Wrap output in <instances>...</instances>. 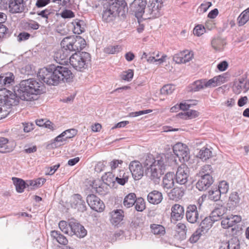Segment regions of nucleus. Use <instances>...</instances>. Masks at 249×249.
<instances>
[{
    "label": "nucleus",
    "instance_id": "nucleus-62",
    "mask_svg": "<svg viewBox=\"0 0 249 249\" xmlns=\"http://www.w3.org/2000/svg\"><path fill=\"white\" fill-rule=\"evenodd\" d=\"M70 227L65 221H61L59 223V228L65 233H68V228Z\"/></svg>",
    "mask_w": 249,
    "mask_h": 249
},
{
    "label": "nucleus",
    "instance_id": "nucleus-58",
    "mask_svg": "<svg viewBox=\"0 0 249 249\" xmlns=\"http://www.w3.org/2000/svg\"><path fill=\"white\" fill-rule=\"evenodd\" d=\"M37 15L41 16V17L46 19V22L48 23V16L51 14V12L50 9H46L41 11H37L36 12Z\"/></svg>",
    "mask_w": 249,
    "mask_h": 249
},
{
    "label": "nucleus",
    "instance_id": "nucleus-29",
    "mask_svg": "<svg viewBox=\"0 0 249 249\" xmlns=\"http://www.w3.org/2000/svg\"><path fill=\"white\" fill-rule=\"evenodd\" d=\"M136 199V195L132 193H129L124 197L123 201V205L127 208H130L135 204Z\"/></svg>",
    "mask_w": 249,
    "mask_h": 249
},
{
    "label": "nucleus",
    "instance_id": "nucleus-18",
    "mask_svg": "<svg viewBox=\"0 0 249 249\" xmlns=\"http://www.w3.org/2000/svg\"><path fill=\"white\" fill-rule=\"evenodd\" d=\"M200 177V178L196 184V187L199 191L206 190L213 184V178L211 176Z\"/></svg>",
    "mask_w": 249,
    "mask_h": 249
},
{
    "label": "nucleus",
    "instance_id": "nucleus-45",
    "mask_svg": "<svg viewBox=\"0 0 249 249\" xmlns=\"http://www.w3.org/2000/svg\"><path fill=\"white\" fill-rule=\"evenodd\" d=\"M175 89V86L174 85L168 84L164 86L160 89V93L163 95L171 94Z\"/></svg>",
    "mask_w": 249,
    "mask_h": 249
},
{
    "label": "nucleus",
    "instance_id": "nucleus-40",
    "mask_svg": "<svg viewBox=\"0 0 249 249\" xmlns=\"http://www.w3.org/2000/svg\"><path fill=\"white\" fill-rule=\"evenodd\" d=\"M178 115L183 119H187V118H194L198 116V113L196 110L188 109L187 111L184 113H179Z\"/></svg>",
    "mask_w": 249,
    "mask_h": 249
},
{
    "label": "nucleus",
    "instance_id": "nucleus-14",
    "mask_svg": "<svg viewBox=\"0 0 249 249\" xmlns=\"http://www.w3.org/2000/svg\"><path fill=\"white\" fill-rule=\"evenodd\" d=\"M129 168L135 180H139L143 176V168L139 161L137 160L131 161L129 164Z\"/></svg>",
    "mask_w": 249,
    "mask_h": 249
},
{
    "label": "nucleus",
    "instance_id": "nucleus-25",
    "mask_svg": "<svg viewBox=\"0 0 249 249\" xmlns=\"http://www.w3.org/2000/svg\"><path fill=\"white\" fill-rule=\"evenodd\" d=\"M214 222V219H213L211 216L206 217L200 223L199 229L203 232V233H205L212 227Z\"/></svg>",
    "mask_w": 249,
    "mask_h": 249
},
{
    "label": "nucleus",
    "instance_id": "nucleus-13",
    "mask_svg": "<svg viewBox=\"0 0 249 249\" xmlns=\"http://www.w3.org/2000/svg\"><path fill=\"white\" fill-rule=\"evenodd\" d=\"M87 202L91 209L95 211L101 212L105 208L103 202L94 195H88L87 197Z\"/></svg>",
    "mask_w": 249,
    "mask_h": 249
},
{
    "label": "nucleus",
    "instance_id": "nucleus-61",
    "mask_svg": "<svg viewBox=\"0 0 249 249\" xmlns=\"http://www.w3.org/2000/svg\"><path fill=\"white\" fill-rule=\"evenodd\" d=\"M74 16V13L70 10H65L61 13V16L64 18H72Z\"/></svg>",
    "mask_w": 249,
    "mask_h": 249
},
{
    "label": "nucleus",
    "instance_id": "nucleus-64",
    "mask_svg": "<svg viewBox=\"0 0 249 249\" xmlns=\"http://www.w3.org/2000/svg\"><path fill=\"white\" fill-rule=\"evenodd\" d=\"M26 24L27 27L28 28L33 30H37L40 26L39 24L37 22L34 20H31L30 22H27Z\"/></svg>",
    "mask_w": 249,
    "mask_h": 249
},
{
    "label": "nucleus",
    "instance_id": "nucleus-47",
    "mask_svg": "<svg viewBox=\"0 0 249 249\" xmlns=\"http://www.w3.org/2000/svg\"><path fill=\"white\" fill-rule=\"evenodd\" d=\"M205 88V79H203L194 82L193 90L195 91H197Z\"/></svg>",
    "mask_w": 249,
    "mask_h": 249
},
{
    "label": "nucleus",
    "instance_id": "nucleus-34",
    "mask_svg": "<svg viewBox=\"0 0 249 249\" xmlns=\"http://www.w3.org/2000/svg\"><path fill=\"white\" fill-rule=\"evenodd\" d=\"M213 153L210 149L203 147L198 153V157L202 160L205 161L212 157Z\"/></svg>",
    "mask_w": 249,
    "mask_h": 249
},
{
    "label": "nucleus",
    "instance_id": "nucleus-54",
    "mask_svg": "<svg viewBox=\"0 0 249 249\" xmlns=\"http://www.w3.org/2000/svg\"><path fill=\"white\" fill-rule=\"evenodd\" d=\"M77 132V130L75 129H70L66 130L63 132L64 135V137H65L67 140L68 139H70L74 137L76 135Z\"/></svg>",
    "mask_w": 249,
    "mask_h": 249
},
{
    "label": "nucleus",
    "instance_id": "nucleus-44",
    "mask_svg": "<svg viewBox=\"0 0 249 249\" xmlns=\"http://www.w3.org/2000/svg\"><path fill=\"white\" fill-rule=\"evenodd\" d=\"M8 140L7 139L3 137H0V152L6 153L10 151L8 148L7 143Z\"/></svg>",
    "mask_w": 249,
    "mask_h": 249
},
{
    "label": "nucleus",
    "instance_id": "nucleus-12",
    "mask_svg": "<svg viewBox=\"0 0 249 249\" xmlns=\"http://www.w3.org/2000/svg\"><path fill=\"white\" fill-rule=\"evenodd\" d=\"M69 226L71 229V235H75L78 237L83 238L87 234V230L84 226L74 219H71L69 221Z\"/></svg>",
    "mask_w": 249,
    "mask_h": 249
},
{
    "label": "nucleus",
    "instance_id": "nucleus-55",
    "mask_svg": "<svg viewBox=\"0 0 249 249\" xmlns=\"http://www.w3.org/2000/svg\"><path fill=\"white\" fill-rule=\"evenodd\" d=\"M221 225L223 228L227 229L229 227H232L234 225L232 222V220L230 217L223 219L221 221Z\"/></svg>",
    "mask_w": 249,
    "mask_h": 249
},
{
    "label": "nucleus",
    "instance_id": "nucleus-38",
    "mask_svg": "<svg viewBox=\"0 0 249 249\" xmlns=\"http://www.w3.org/2000/svg\"><path fill=\"white\" fill-rule=\"evenodd\" d=\"M72 24L74 26L73 32L74 33L79 35L84 31L83 21L76 19L72 22Z\"/></svg>",
    "mask_w": 249,
    "mask_h": 249
},
{
    "label": "nucleus",
    "instance_id": "nucleus-39",
    "mask_svg": "<svg viewBox=\"0 0 249 249\" xmlns=\"http://www.w3.org/2000/svg\"><path fill=\"white\" fill-rule=\"evenodd\" d=\"M212 172V168L211 165L206 164L203 166L199 172L197 174L198 176H211L210 173Z\"/></svg>",
    "mask_w": 249,
    "mask_h": 249
},
{
    "label": "nucleus",
    "instance_id": "nucleus-8",
    "mask_svg": "<svg viewBox=\"0 0 249 249\" xmlns=\"http://www.w3.org/2000/svg\"><path fill=\"white\" fill-rule=\"evenodd\" d=\"M19 99L16 89L14 93L5 88L0 89V104L7 107L10 108L12 106L17 105Z\"/></svg>",
    "mask_w": 249,
    "mask_h": 249
},
{
    "label": "nucleus",
    "instance_id": "nucleus-51",
    "mask_svg": "<svg viewBox=\"0 0 249 249\" xmlns=\"http://www.w3.org/2000/svg\"><path fill=\"white\" fill-rule=\"evenodd\" d=\"M134 72L133 70L131 69L128 70L126 71H124L121 75V78L125 81H130L133 77Z\"/></svg>",
    "mask_w": 249,
    "mask_h": 249
},
{
    "label": "nucleus",
    "instance_id": "nucleus-17",
    "mask_svg": "<svg viewBox=\"0 0 249 249\" xmlns=\"http://www.w3.org/2000/svg\"><path fill=\"white\" fill-rule=\"evenodd\" d=\"M199 215L197 207L195 205H190L186 209V218L190 223L194 224L199 220Z\"/></svg>",
    "mask_w": 249,
    "mask_h": 249
},
{
    "label": "nucleus",
    "instance_id": "nucleus-28",
    "mask_svg": "<svg viewBox=\"0 0 249 249\" xmlns=\"http://www.w3.org/2000/svg\"><path fill=\"white\" fill-rule=\"evenodd\" d=\"M211 44L213 48L215 50L221 51L223 50L224 46L226 44V42L225 39L220 37H217L213 38L212 40Z\"/></svg>",
    "mask_w": 249,
    "mask_h": 249
},
{
    "label": "nucleus",
    "instance_id": "nucleus-30",
    "mask_svg": "<svg viewBox=\"0 0 249 249\" xmlns=\"http://www.w3.org/2000/svg\"><path fill=\"white\" fill-rule=\"evenodd\" d=\"M103 181L108 186H113V184L116 181V178L111 172H107L102 177Z\"/></svg>",
    "mask_w": 249,
    "mask_h": 249
},
{
    "label": "nucleus",
    "instance_id": "nucleus-48",
    "mask_svg": "<svg viewBox=\"0 0 249 249\" xmlns=\"http://www.w3.org/2000/svg\"><path fill=\"white\" fill-rule=\"evenodd\" d=\"M121 50V46H109L104 49V52L106 53L114 54L119 52Z\"/></svg>",
    "mask_w": 249,
    "mask_h": 249
},
{
    "label": "nucleus",
    "instance_id": "nucleus-7",
    "mask_svg": "<svg viewBox=\"0 0 249 249\" xmlns=\"http://www.w3.org/2000/svg\"><path fill=\"white\" fill-rule=\"evenodd\" d=\"M57 71L54 65L40 69L38 71L37 76L39 79L48 85L56 86L59 84Z\"/></svg>",
    "mask_w": 249,
    "mask_h": 249
},
{
    "label": "nucleus",
    "instance_id": "nucleus-23",
    "mask_svg": "<svg viewBox=\"0 0 249 249\" xmlns=\"http://www.w3.org/2000/svg\"><path fill=\"white\" fill-rule=\"evenodd\" d=\"M175 175L172 172H168L164 176L162 179V187L165 189L172 188L174 184Z\"/></svg>",
    "mask_w": 249,
    "mask_h": 249
},
{
    "label": "nucleus",
    "instance_id": "nucleus-50",
    "mask_svg": "<svg viewBox=\"0 0 249 249\" xmlns=\"http://www.w3.org/2000/svg\"><path fill=\"white\" fill-rule=\"evenodd\" d=\"M229 249H240V243L236 237L231 238L228 242Z\"/></svg>",
    "mask_w": 249,
    "mask_h": 249
},
{
    "label": "nucleus",
    "instance_id": "nucleus-22",
    "mask_svg": "<svg viewBox=\"0 0 249 249\" xmlns=\"http://www.w3.org/2000/svg\"><path fill=\"white\" fill-rule=\"evenodd\" d=\"M15 76L12 72H7L0 75V86L9 87L14 83Z\"/></svg>",
    "mask_w": 249,
    "mask_h": 249
},
{
    "label": "nucleus",
    "instance_id": "nucleus-63",
    "mask_svg": "<svg viewBox=\"0 0 249 249\" xmlns=\"http://www.w3.org/2000/svg\"><path fill=\"white\" fill-rule=\"evenodd\" d=\"M30 36L31 35L28 33L22 32L18 36V40L19 42L25 41L29 39Z\"/></svg>",
    "mask_w": 249,
    "mask_h": 249
},
{
    "label": "nucleus",
    "instance_id": "nucleus-9",
    "mask_svg": "<svg viewBox=\"0 0 249 249\" xmlns=\"http://www.w3.org/2000/svg\"><path fill=\"white\" fill-rule=\"evenodd\" d=\"M55 69L57 71L59 84L62 82H70L72 80L73 75L69 68L62 66L55 65Z\"/></svg>",
    "mask_w": 249,
    "mask_h": 249
},
{
    "label": "nucleus",
    "instance_id": "nucleus-10",
    "mask_svg": "<svg viewBox=\"0 0 249 249\" xmlns=\"http://www.w3.org/2000/svg\"><path fill=\"white\" fill-rule=\"evenodd\" d=\"M146 5V0H134L131 2L130 8L131 10L135 13L136 17L139 19L142 18L144 13Z\"/></svg>",
    "mask_w": 249,
    "mask_h": 249
},
{
    "label": "nucleus",
    "instance_id": "nucleus-49",
    "mask_svg": "<svg viewBox=\"0 0 249 249\" xmlns=\"http://www.w3.org/2000/svg\"><path fill=\"white\" fill-rule=\"evenodd\" d=\"M203 232L199 229H197L195 232L191 235L189 241L192 243H196L203 234Z\"/></svg>",
    "mask_w": 249,
    "mask_h": 249
},
{
    "label": "nucleus",
    "instance_id": "nucleus-24",
    "mask_svg": "<svg viewBox=\"0 0 249 249\" xmlns=\"http://www.w3.org/2000/svg\"><path fill=\"white\" fill-rule=\"evenodd\" d=\"M184 189L180 187H175L168 193L170 199L178 201L184 195Z\"/></svg>",
    "mask_w": 249,
    "mask_h": 249
},
{
    "label": "nucleus",
    "instance_id": "nucleus-36",
    "mask_svg": "<svg viewBox=\"0 0 249 249\" xmlns=\"http://www.w3.org/2000/svg\"><path fill=\"white\" fill-rule=\"evenodd\" d=\"M176 229L178 233L180 234V240H182L186 239L187 229L185 224L182 223H178L176 226Z\"/></svg>",
    "mask_w": 249,
    "mask_h": 249
},
{
    "label": "nucleus",
    "instance_id": "nucleus-42",
    "mask_svg": "<svg viewBox=\"0 0 249 249\" xmlns=\"http://www.w3.org/2000/svg\"><path fill=\"white\" fill-rule=\"evenodd\" d=\"M249 20V13L245 10L241 13L237 18L238 25L240 26L244 25Z\"/></svg>",
    "mask_w": 249,
    "mask_h": 249
},
{
    "label": "nucleus",
    "instance_id": "nucleus-4",
    "mask_svg": "<svg viewBox=\"0 0 249 249\" xmlns=\"http://www.w3.org/2000/svg\"><path fill=\"white\" fill-rule=\"evenodd\" d=\"M104 4V10L102 15L103 19L107 22L111 21L114 18L120 13L123 16L124 14V6L125 3H124L120 6L119 3L114 0L107 1Z\"/></svg>",
    "mask_w": 249,
    "mask_h": 249
},
{
    "label": "nucleus",
    "instance_id": "nucleus-11",
    "mask_svg": "<svg viewBox=\"0 0 249 249\" xmlns=\"http://www.w3.org/2000/svg\"><path fill=\"white\" fill-rule=\"evenodd\" d=\"M189 174V168L186 165L181 164L178 168L176 175H175L177 182L180 184H185L188 181Z\"/></svg>",
    "mask_w": 249,
    "mask_h": 249
},
{
    "label": "nucleus",
    "instance_id": "nucleus-26",
    "mask_svg": "<svg viewBox=\"0 0 249 249\" xmlns=\"http://www.w3.org/2000/svg\"><path fill=\"white\" fill-rule=\"evenodd\" d=\"M111 216L110 221L111 223L117 225L123 220L124 217V211L121 209L113 211L111 213Z\"/></svg>",
    "mask_w": 249,
    "mask_h": 249
},
{
    "label": "nucleus",
    "instance_id": "nucleus-60",
    "mask_svg": "<svg viewBox=\"0 0 249 249\" xmlns=\"http://www.w3.org/2000/svg\"><path fill=\"white\" fill-rule=\"evenodd\" d=\"M205 79V84L206 88H213L217 86L216 83V79H215V77H213L212 79H210L208 81L207 79Z\"/></svg>",
    "mask_w": 249,
    "mask_h": 249
},
{
    "label": "nucleus",
    "instance_id": "nucleus-41",
    "mask_svg": "<svg viewBox=\"0 0 249 249\" xmlns=\"http://www.w3.org/2000/svg\"><path fill=\"white\" fill-rule=\"evenodd\" d=\"M222 194L216 187L209 192V197L210 199L216 201L220 199Z\"/></svg>",
    "mask_w": 249,
    "mask_h": 249
},
{
    "label": "nucleus",
    "instance_id": "nucleus-56",
    "mask_svg": "<svg viewBox=\"0 0 249 249\" xmlns=\"http://www.w3.org/2000/svg\"><path fill=\"white\" fill-rule=\"evenodd\" d=\"M205 31L204 26L201 25H197L194 29L193 33L195 35L199 36L204 34Z\"/></svg>",
    "mask_w": 249,
    "mask_h": 249
},
{
    "label": "nucleus",
    "instance_id": "nucleus-59",
    "mask_svg": "<svg viewBox=\"0 0 249 249\" xmlns=\"http://www.w3.org/2000/svg\"><path fill=\"white\" fill-rule=\"evenodd\" d=\"M166 56L162 55L161 58L157 59L154 56H149L147 59V61L149 63H155L157 62V64H161L165 61V58Z\"/></svg>",
    "mask_w": 249,
    "mask_h": 249
},
{
    "label": "nucleus",
    "instance_id": "nucleus-16",
    "mask_svg": "<svg viewBox=\"0 0 249 249\" xmlns=\"http://www.w3.org/2000/svg\"><path fill=\"white\" fill-rule=\"evenodd\" d=\"M194 53L192 51L185 50L173 56V61L178 64L186 63L193 58Z\"/></svg>",
    "mask_w": 249,
    "mask_h": 249
},
{
    "label": "nucleus",
    "instance_id": "nucleus-20",
    "mask_svg": "<svg viewBox=\"0 0 249 249\" xmlns=\"http://www.w3.org/2000/svg\"><path fill=\"white\" fill-rule=\"evenodd\" d=\"M184 214L183 207L176 204L171 208V219L175 221H178L183 218Z\"/></svg>",
    "mask_w": 249,
    "mask_h": 249
},
{
    "label": "nucleus",
    "instance_id": "nucleus-19",
    "mask_svg": "<svg viewBox=\"0 0 249 249\" xmlns=\"http://www.w3.org/2000/svg\"><path fill=\"white\" fill-rule=\"evenodd\" d=\"M162 0H153L149 8L150 14L152 17L156 18L161 15V8L162 7Z\"/></svg>",
    "mask_w": 249,
    "mask_h": 249
},
{
    "label": "nucleus",
    "instance_id": "nucleus-2",
    "mask_svg": "<svg viewBox=\"0 0 249 249\" xmlns=\"http://www.w3.org/2000/svg\"><path fill=\"white\" fill-rule=\"evenodd\" d=\"M61 49L55 53L54 59L60 64H64L69 60L71 52L81 50L86 46V41L80 36H70L65 37L61 42Z\"/></svg>",
    "mask_w": 249,
    "mask_h": 249
},
{
    "label": "nucleus",
    "instance_id": "nucleus-37",
    "mask_svg": "<svg viewBox=\"0 0 249 249\" xmlns=\"http://www.w3.org/2000/svg\"><path fill=\"white\" fill-rule=\"evenodd\" d=\"M244 82H245V78H240L238 82H234L233 86L232 89L234 93L236 94H240L243 89H244Z\"/></svg>",
    "mask_w": 249,
    "mask_h": 249
},
{
    "label": "nucleus",
    "instance_id": "nucleus-33",
    "mask_svg": "<svg viewBox=\"0 0 249 249\" xmlns=\"http://www.w3.org/2000/svg\"><path fill=\"white\" fill-rule=\"evenodd\" d=\"M12 179L16 186L17 191L18 193H22L25 188L27 186L25 181L22 179L17 178H13Z\"/></svg>",
    "mask_w": 249,
    "mask_h": 249
},
{
    "label": "nucleus",
    "instance_id": "nucleus-52",
    "mask_svg": "<svg viewBox=\"0 0 249 249\" xmlns=\"http://www.w3.org/2000/svg\"><path fill=\"white\" fill-rule=\"evenodd\" d=\"M218 190L222 194H226L229 190V184L225 180L221 181L218 185Z\"/></svg>",
    "mask_w": 249,
    "mask_h": 249
},
{
    "label": "nucleus",
    "instance_id": "nucleus-31",
    "mask_svg": "<svg viewBox=\"0 0 249 249\" xmlns=\"http://www.w3.org/2000/svg\"><path fill=\"white\" fill-rule=\"evenodd\" d=\"M226 211L225 208L223 207L216 208L211 213L210 216L214 219V221H217L222 218Z\"/></svg>",
    "mask_w": 249,
    "mask_h": 249
},
{
    "label": "nucleus",
    "instance_id": "nucleus-5",
    "mask_svg": "<svg viewBox=\"0 0 249 249\" xmlns=\"http://www.w3.org/2000/svg\"><path fill=\"white\" fill-rule=\"evenodd\" d=\"M32 0H0V9L12 14L21 13L28 9Z\"/></svg>",
    "mask_w": 249,
    "mask_h": 249
},
{
    "label": "nucleus",
    "instance_id": "nucleus-15",
    "mask_svg": "<svg viewBox=\"0 0 249 249\" xmlns=\"http://www.w3.org/2000/svg\"><path fill=\"white\" fill-rule=\"evenodd\" d=\"M71 207L77 211L84 212L87 209L86 203L80 195L75 194L71 197Z\"/></svg>",
    "mask_w": 249,
    "mask_h": 249
},
{
    "label": "nucleus",
    "instance_id": "nucleus-32",
    "mask_svg": "<svg viewBox=\"0 0 249 249\" xmlns=\"http://www.w3.org/2000/svg\"><path fill=\"white\" fill-rule=\"evenodd\" d=\"M151 232L155 235L162 236L165 233V228L159 224H153L150 225Z\"/></svg>",
    "mask_w": 249,
    "mask_h": 249
},
{
    "label": "nucleus",
    "instance_id": "nucleus-6",
    "mask_svg": "<svg viewBox=\"0 0 249 249\" xmlns=\"http://www.w3.org/2000/svg\"><path fill=\"white\" fill-rule=\"evenodd\" d=\"M90 54L86 52L77 51L69 57V62L76 70L83 71L88 68L90 62Z\"/></svg>",
    "mask_w": 249,
    "mask_h": 249
},
{
    "label": "nucleus",
    "instance_id": "nucleus-3",
    "mask_svg": "<svg viewBox=\"0 0 249 249\" xmlns=\"http://www.w3.org/2000/svg\"><path fill=\"white\" fill-rule=\"evenodd\" d=\"M43 82L35 78H29L22 80L19 87H17V95L22 100H34V95L41 94L43 92Z\"/></svg>",
    "mask_w": 249,
    "mask_h": 249
},
{
    "label": "nucleus",
    "instance_id": "nucleus-53",
    "mask_svg": "<svg viewBox=\"0 0 249 249\" xmlns=\"http://www.w3.org/2000/svg\"><path fill=\"white\" fill-rule=\"evenodd\" d=\"M8 29L2 23H0V39L9 36Z\"/></svg>",
    "mask_w": 249,
    "mask_h": 249
},
{
    "label": "nucleus",
    "instance_id": "nucleus-21",
    "mask_svg": "<svg viewBox=\"0 0 249 249\" xmlns=\"http://www.w3.org/2000/svg\"><path fill=\"white\" fill-rule=\"evenodd\" d=\"M147 199L150 203L157 205L162 201L163 196L161 192L157 190H154L148 194Z\"/></svg>",
    "mask_w": 249,
    "mask_h": 249
},
{
    "label": "nucleus",
    "instance_id": "nucleus-46",
    "mask_svg": "<svg viewBox=\"0 0 249 249\" xmlns=\"http://www.w3.org/2000/svg\"><path fill=\"white\" fill-rule=\"evenodd\" d=\"M229 201L232 205V207H235L238 205L240 202V197L237 192H233L230 195Z\"/></svg>",
    "mask_w": 249,
    "mask_h": 249
},
{
    "label": "nucleus",
    "instance_id": "nucleus-35",
    "mask_svg": "<svg viewBox=\"0 0 249 249\" xmlns=\"http://www.w3.org/2000/svg\"><path fill=\"white\" fill-rule=\"evenodd\" d=\"M128 177L129 173L128 172H125L124 170H121L119 172V175L116 177V181L119 184L124 185L127 182Z\"/></svg>",
    "mask_w": 249,
    "mask_h": 249
},
{
    "label": "nucleus",
    "instance_id": "nucleus-57",
    "mask_svg": "<svg viewBox=\"0 0 249 249\" xmlns=\"http://www.w3.org/2000/svg\"><path fill=\"white\" fill-rule=\"evenodd\" d=\"M211 6L212 3L211 2L205 1L199 6L197 11H199L201 13H205Z\"/></svg>",
    "mask_w": 249,
    "mask_h": 249
},
{
    "label": "nucleus",
    "instance_id": "nucleus-1",
    "mask_svg": "<svg viewBox=\"0 0 249 249\" xmlns=\"http://www.w3.org/2000/svg\"><path fill=\"white\" fill-rule=\"evenodd\" d=\"M173 153L160 154L154 156L147 154L143 162L145 176L155 182H159L167 167L177 163V158L187 160L189 154L187 146L182 143H177L173 146Z\"/></svg>",
    "mask_w": 249,
    "mask_h": 249
},
{
    "label": "nucleus",
    "instance_id": "nucleus-43",
    "mask_svg": "<svg viewBox=\"0 0 249 249\" xmlns=\"http://www.w3.org/2000/svg\"><path fill=\"white\" fill-rule=\"evenodd\" d=\"M134 205L136 210L138 212H142L145 209V201L142 197L136 198Z\"/></svg>",
    "mask_w": 249,
    "mask_h": 249
},
{
    "label": "nucleus",
    "instance_id": "nucleus-27",
    "mask_svg": "<svg viewBox=\"0 0 249 249\" xmlns=\"http://www.w3.org/2000/svg\"><path fill=\"white\" fill-rule=\"evenodd\" d=\"M51 236L53 240H55L60 244L66 245L68 243L66 237L58 231H52L51 232Z\"/></svg>",
    "mask_w": 249,
    "mask_h": 249
}]
</instances>
